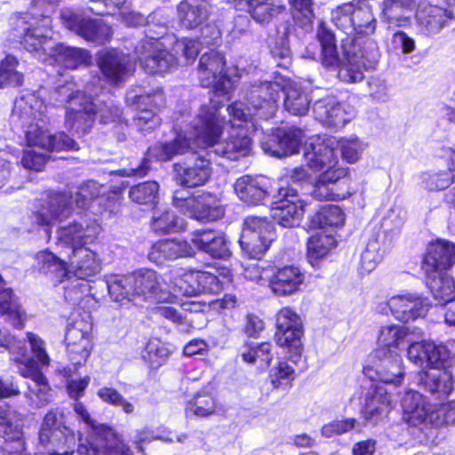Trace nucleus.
Listing matches in <instances>:
<instances>
[{
	"mask_svg": "<svg viewBox=\"0 0 455 455\" xmlns=\"http://www.w3.org/2000/svg\"><path fill=\"white\" fill-rule=\"evenodd\" d=\"M247 5L251 18L258 23H267L285 10L282 0H250Z\"/></svg>",
	"mask_w": 455,
	"mask_h": 455,
	"instance_id": "de8ad7c7",
	"label": "nucleus"
},
{
	"mask_svg": "<svg viewBox=\"0 0 455 455\" xmlns=\"http://www.w3.org/2000/svg\"><path fill=\"white\" fill-rule=\"evenodd\" d=\"M409 346L407 347V358L408 360L413 363L415 366L420 369L427 368V360L429 354V341L422 340V341H414L411 339V341L408 342Z\"/></svg>",
	"mask_w": 455,
	"mask_h": 455,
	"instance_id": "774afa93",
	"label": "nucleus"
},
{
	"mask_svg": "<svg viewBox=\"0 0 455 455\" xmlns=\"http://www.w3.org/2000/svg\"><path fill=\"white\" fill-rule=\"evenodd\" d=\"M344 214L336 205L323 207L311 218L313 228H325L327 227H340L344 224Z\"/></svg>",
	"mask_w": 455,
	"mask_h": 455,
	"instance_id": "bf43d9fd",
	"label": "nucleus"
},
{
	"mask_svg": "<svg viewBox=\"0 0 455 455\" xmlns=\"http://www.w3.org/2000/svg\"><path fill=\"white\" fill-rule=\"evenodd\" d=\"M380 244L376 239L370 240L361 255L360 272L368 274L373 271L381 260Z\"/></svg>",
	"mask_w": 455,
	"mask_h": 455,
	"instance_id": "338daca9",
	"label": "nucleus"
},
{
	"mask_svg": "<svg viewBox=\"0 0 455 455\" xmlns=\"http://www.w3.org/2000/svg\"><path fill=\"white\" fill-rule=\"evenodd\" d=\"M353 23H355L354 33L358 35H371L375 32L377 26L371 8L359 0L356 2Z\"/></svg>",
	"mask_w": 455,
	"mask_h": 455,
	"instance_id": "5fc2aeb1",
	"label": "nucleus"
},
{
	"mask_svg": "<svg viewBox=\"0 0 455 455\" xmlns=\"http://www.w3.org/2000/svg\"><path fill=\"white\" fill-rule=\"evenodd\" d=\"M68 265V275L65 280L74 279V284L65 286V298L76 302L88 291L89 281L100 271V262L97 254L85 246L75 248L69 256Z\"/></svg>",
	"mask_w": 455,
	"mask_h": 455,
	"instance_id": "9b49d317",
	"label": "nucleus"
},
{
	"mask_svg": "<svg viewBox=\"0 0 455 455\" xmlns=\"http://www.w3.org/2000/svg\"><path fill=\"white\" fill-rule=\"evenodd\" d=\"M0 311L12 318V324L16 328H22L25 313L20 308L11 289L0 288Z\"/></svg>",
	"mask_w": 455,
	"mask_h": 455,
	"instance_id": "13d9d810",
	"label": "nucleus"
},
{
	"mask_svg": "<svg viewBox=\"0 0 455 455\" xmlns=\"http://www.w3.org/2000/svg\"><path fill=\"white\" fill-rule=\"evenodd\" d=\"M50 100L53 105L66 104L65 125L78 136L89 132L97 113L103 124L114 121L121 114L120 108L112 104L106 106V109L97 107L92 96L76 90L72 83H67L52 91Z\"/></svg>",
	"mask_w": 455,
	"mask_h": 455,
	"instance_id": "20e7f679",
	"label": "nucleus"
},
{
	"mask_svg": "<svg viewBox=\"0 0 455 455\" xmlns=\"http://www.w3.org/2000/svg\"><path fill=\"white\" fill-rule=\"evenodd\" d=\"M49 455H73L76 449L78 451L77 438L73 430L63 426L55 435L50 438L49 443H39Z\"/></svg>",
	"mask_w": 455,
	"mask_h": 455,
	"instance_id": "c03bdc74",
	"label": "nucleus"
},
{
	"mask_svg": "<svg viewBox=\"0 0 455 455\" xmlns=\"http://www.w3.org/2000/svg\"><path fill=\"white\" fill-rule=\"evenodd\" d=\"M357 0L344 3L331 12V22L347 35L354 33V15Z\"/></svg>",
	"mask_w": 455,
	"mask_h": 455,
	"instance_id": "6e6d98bb",
	"label": "nucleus"
},
{
	"mask_svg": "<svg viewBox=\"0 0 455 455\" xmlns=\"http://www.w3.org/2000/svg\"><path fill=\"white\" fill-rule=\"evenodd\" d=\"M191 243L212 258L224 259L229 255L227 241L221 232L210 229L198 230L193 234Z\"/></svg>",
	"mask_w": 455,
	"mask_h": 455,
	"instance_id": "e433bc0d",
	"label": "nucleus"
},
{
	"mask_svg": "<svg viewBox=\"0 0 455 455\" xmlns=\"http://www.w3.org/2000/svg\"><path fill=\"white\" fill-rule=\"evenodd\" d=\"M101 189L102 187L98 182L88 180L77 188L75 197L71 193H52L46 206L36 216L37 223L49 227L52 220L67 218L72 211L73 204L82 209L89 207L92 200L100 195Z\"/></svg>",
	"mask_w": 455,
	"mask_h": 455,
	"instance_id": "9d476101",
	"label": "nucleus"
},
{
	"mask_svg": "<svg viewBox=\"0 0 455 455\" xmlns=\"http://www.w3.org/2000/svg\"><path fill=\"white\" fill-rule=\"evenodd\" d=\"M418 384L437 398H443L453 390L454 381L449 369L423 370L419 373Z\"/></svg>",
	"mask_w": 455,
	"mask_h": 455,
	"instance_id": "c9c22d12",
	"label": "nucleus"
},
{
	"mask_svg": "<svg viewBox=\"0 0 455 455\" xmlns=\"http://www.w3.org/2000/svg\"><path fill=\"white\" fill-rule=\"evenodd\" d=\"M303 272L295 266L273 267V276L270 278L269 289L280 297L292 295L299 291L304 283Z\"/></svg>",
	"mask_w": 455,
	"mask_h": 455,
	"instance_id": "c85d7f7f",
	"label": "nucleus"
},
{
	"mask_svg": "<svg viewBox=\"0 0 455 455\" xmlns=\"http://www.w3.org/2000/svg\"><path fill=\"white\" fill-rule=\"evenodd\" d=\"M74 409L81 419L92 428V432L86 441L87 444L82 443L78 448V453L81 455H100V452L106 447L105 431L113 430L105 426L97 427L84 404L76 403Z\"/></svg>",
	"mask_w": 455,
	"mask_h": 455,
	"instance_id": "4c0bfd02",
	"label": "nucleus"
},
{
	"mask_svg": "<svg viewBox=\"0 0 455 455\" xmlns=\"http://www.w3.org/2000/svg\"><path fill=\"white\" fill-rule=\"evenodd\" d=\"M275 239L274 225L267 218L248 216L244 220L239 243L249 258H261Z\"/></svg>",
	"mask_w": 455,
	"mask_h": 455,
	"instance_id": "ddd939ff",
	"label": "nucleus"
},
{
	"mask_svg": "<svg viewBox=\"0 0 455 455\" xmlns=\"http://www.w3.org/2000/svg\"><path fill=\"white\" fill-rule=\"evenodd\" d=\"M36 267L44 274H52L60 282L63 283L68 275V265L65 261L59 259L52 252L44 251L36 255Z\"/></svg>",
	"mask_w": 455,
	"mask_h": 455,
	"instance_id": "3c124183",
	"label": "nucleus"
},
{
	"mask_svg": "<svg viewBox=\"0 0 455 455\" xmlns=\"http://www.w3.org/2000/svg\"><path fill=\"white\" fill-rule=\"evenodd\" d=\"M169 291L172 299L177 296H197L199 295V286L197 283V271L175 268L170 271L168 275Z\"/></svg>",
	"mask_w": 455,
	"mask_h": 455,
	"instance_id": "a19ab883",
	"label": "nucleus"
},
{
	"mask_svg": "<svg viewBox=\"0 0 455 455\" xmlns=\"http://www.w3.org/2000/svg\"><path fill=\"white\" fill-rule=\"evenodd\" d=\"M365 148L366 145L356 136L335 138V148H339L341 158L350 164L361 158Z\"/></svg>",
	"mask_w": 455,
	"mask_h": 455,
	"instance_id": "4d7b16f0",
	"label": "nucleus"
},
{
	"mask_svg": "<svg viewBox=\"0 0 455 455\" xmlns=\"http://www.w3.org/2000/svg\"><path fill=\"white\" fill-rule=\"evenodd\" d=\"M196 254L194 246L183 240H161L154 243L148 259L156 263L163 264L164 260H174L180 258L192 257Z\"/></svg>",
	"mask_w": 455,
	"mask_h": 455,
	"instance_id": "72a5a7b5",
	"label": "nucleus"
},
{
	"mask_svg": "<svg viewBox=\"0 0 455 455\" xmlns=\"http://www.w3.org/2000/svg\"><path fill=\"white\" fill-rule=\"evenodd\" d=\"M92 325L84 321H76L68 326L65 335L67 351L74 364L86 362L92 349Z\"/></svg>",
	"mask_w": 455,
	"mask_h": 455,
	"instance_id": "4be33fe9",
	"label": "nucleus"
},
{
	"mask_svg": "<svg viewBox=\"0 0 455 455\" xmlns=\"http://www.w3.org/2000/svg\"><path fill=\"white\" fill-rule=\"evenodd\" d=\"M95 234L94 228L84 227L79 222H72L68 225L60 227L57 231L58 240L70 247L72 251L75 248L84 246L89 239H92Z\"/></svg>",
	"mask_w": 455,
	"mask_h": 455,
	"instance_id": "49530a36",
	"label": "nucleus"
},
{
	"mask_svg": "<svg viewBox=\"0 0 455 455\" xmlns=\"http://www.w3.org/2000/svg\"><path fill=\"white\" fill-rule=\"evenodd\" d=\"M98 63L102 74L111 82L123 79L134 69L129 55L116 49L100 52Z\"/></svg>",
	"mask_w": 455,
	"mask_h": 455,
	"instance_id": "bb28decb",
	"label": "nucleus"
},
{
	"mask_svg": "<svg viewBox=\"0 0 455 455\" xmlns=\"http://www.w3.org/2000/svg\"><path fill=\"white\" fill-rule=\"evenodd\" d=\"M455 263V243L438 240L429 245L423 262L425 271H448Z\"/></svg>",
	"mask_w": 455,
	"mask_h": 455,
	"instance_id": "f704fd0d",
	"label": "nucleus"
},
{
	"mask_svg": "<svg viewBox=\"0 0 455 455\" xmlns=\"http://www.w3.org/2000/svg\"><path fill=\"white\" fill-rule=\"evenodd\" d=\"M268 378L274 389H289L295 379V371L286 362L280 361L269 371Z\"/></svg>",
	"mask_w": 455,
	"mask_h": 455,
	"instance_id": "e2e57ef3",
	"label": "nucleus"
},
{
	"mask_svg": "<svg viewBox=\"0 0 455 455\" xmlns=\"http://www.w3.org/2000/svg\"><path fill=\"white\" fill-rule=\"evenodd\" d=\"M414 5L413 0H383L380 4L382 21L388 29L407 27L410 18L406 12L411 11Z\"/></svg>",
	"mask_w": 455,
	"mask_h": 455,
	"instance_id": "ea45409f",
	"label": "nucleus"
},
{
	"mask_svg": "<svg viewBox=\"0 0 455 455\" xmlns=\"http://www.w3.org/2000/svg\"><path fill=\"white\" fill-rule=\"evenodd\" d=\"M455 179V152H452L448 171L426 174L424 183L428 190H442L450 188Z\"/></svg>",
	"mask_w": 455,
	"mask_h": 455,
	"instance_id": "680f3d73",
	"label": "nucleus"
},
{
	"mask_svg": "<svg viewBox=\"0 0 455 455\" xmlns=\"http://www.w3.org/2000/svg\"><path fill=\"white\" fill-rule=\"evenodd\" d=\"M18 371L23 378L30 379L26 392L30 404L36 408L46 406L52 398V389L42 370L33 359L24 358L19 361Z\"/></svg>",
	"mask_w": 455,
	"mask_h": 455,
	"instance_id": "a211bd4d",
	"label": "nucleus"
},
{
	"mask_svg": "<svg viewBox=\"0 0 455 455\" xmlns=\"http://www.w3.org/2000/svg\"><path fill=\"white\" fill-rule=\"evenodd\" d=\"M387 305L395 318L403 323L424 317L430 307L428 299L416 292L392 296L387 299Z\"/></svg>",
	"mask_w": 455,
	"mask_h": 455,
	"instance_id": "aec40b11",
	"label": "nucleus"
},
{
	"mask_svg": "<svg viewBox=\"0 0 455 455\" xmlns=\"http://www.w3.org/2000/svg\"><path fill=\"white\" fill-rule=\"evenodd\" d=\"M284 94L283 107L293 116H305L310 107V99L301 87L294 83L287 82L282 84Z\"/></svg>",
	"mask_w": 455,
	"mask_h": 455,
	"instance_id": "a18cd8bd",
	"label": "nucleus"
},
{
	"mask_svg": "<svg viewBox=\"0 0 455 455\" xmlns=\"http://www.w3.org/2000/svg\"><path fill=\"white\" fill-rule=\"evenodd\" d=\"M159 186L156 181H147L131 188L130 198L139 204H156Z\"/></svg>",
	"mask_w": 455,
	"mask_h": 455,
	"instance_id": "0e129e2a",
	"label": "nucleus"
},
{
	"mask_svg": "<svg viewBox=\"0 0 455 455\" xmlns=\"http://www.w3.org/2000/svg\"><path fill=\"white\" fill-rule=\"evenodd\" d=\"M169 355L170 351L164 343L152 339L147 343L142 357L151 368L157 369L165 363Z\"/></svg>",
	"mask_w": 455,
	"mask_h": 455,
	"instance_id": "69168bd1",
	"label": "nucleus"
},
{
	"mask_svg": "<svg viewBox=\"0 0 455 455\" xmlns=\"http://www.w3.org/2000/svg\"><path fill=\"white\" fill-rule=\"evenodd\" d=\"M321 45L319 60L328 69H338L340 80L357 83L363 79L364 72L374 69L379 62V51L377 43L371 39L363 42L352 40L343 45V58H340L333 33L323 25L317 31Z\"/></svg>",
	"mask_w": 455,
	"mask_h": 455,
	"instance_id": "f257e3e1",
	"label": "nucleus"
},
{
	"mask_svg": "<svg viewBox=\"0 0 455 455\" xmlns=\"http://www.w3.org/2000/svg\"><path fill=\"white\" fill-rule=\"evenodd\" d=\"M234 189L241 201L251 205L263 204L269 196L268 181L260 176L243 175L235 180Z\"/></svg>",
	"mask_w": 455,
	"mask_h": 455,
	"instance_id": "2f4dec72",
	"label": "nucleus"
},
{
	"mask_svg": "<svg viewBox=\"0 0 455 455\" xmlns=\"http://www.w3.org/2000/svg\"><path fill=\"white\" fill-rule=\"evenodd\" d=\"M303 336V328H297L287 331H276L275 339L276 344L283 347L289 353V358L294 363H298L300 359L303 346L301 338Z\"/></svg>",
	"mask_w": 455,
	"mask_h": 455,
	"instance_id": "8fccbe9b",
	"label": "nucleus"
},
{
	"mask_svg": "<svg viewBox=\"0 0 455 455\" xmlns=\"http://www.w3.org/2000/svg\"><path fill=\"white\" fill-rule=\"evenodd\" d=\"M281 199L274 203L272 218L283 228L299 227L305 213L306 202L293 188H282Z\"/></svg>",
	"mask_w": 455,
	"mask_h": 455,
	"instance_id": "6ab92c4d",
	"label": "nucleus"
},
{
	"mask_svg": "<svg viewBox=\"0 0 455 455\" xmlns=\"http://www.w3.org/2000/svg\"><path fill=\"white\" fill-rule=\"evenodd\" d=\"M303 139L301 129H278L261 142V148L270 156L283 157L298 153Z\"/></svg>",
	"mask_w": 455,
	"mask_h": 455,
	"instance_id": "5701e85b",
	"label": "nucleus"
},
{
	"mask_svg": "<svg viewBox=\"0 0 455 455\" xmlns=\"http://www.w3.org/2000/svg\"><path fill=\"white\" fill-rule=\"evenodd\" d=\"M51 23L50 17L38 19L28 14L18 16L13 21L16 36L22 39L21 44L25 49L39 56L41 54L49 56V52L55 44L52 40Z\"/></svg>",
	"mask_w": 455,
	"mask_h": 455,
	"instance_id": "f8f14e48",
	"label": "nucleus"
},
{
	"mask_svg": "<svg viewBox=\"0 0 455 455\" xmlns=\"http://www.w3.org/2000/svg\"><path fill=\"white\" fill-rule=\"evenodd\" d=\"M283 87L280 82L259 81L251 84L245 95L246 104L235 102L227 110L239 122H249L254 116L268 119L275 114Z\"/></svg>",
	"mask_w": 455,
	"mask_h": 455,
	"instance_id": "1a4fd4ad",
	"label": "nucleus"
},
{
	"mask_svg": "<svg viewBox=\"0 0 455 455\" xmlns=\"http://www.w3.org/2000/svg\"><path fill=\"white\" fill-rule=\"evenodd\" d=\"M210 14L206 0H182L177 6L179 24L186 29L202 28L208 21Z\"/></svg>",
	"mask_w": 455,
	"mask_h": 455,
	"instance_id": "473e14b6",
	"label": "nucleus"
},
{
	"mask_svg": "<svg viewBox=\"0 0 455 455\" xmlns=\"http://www.w3.org/2000/svg\"><path fill=\"white\" fill-rule=\"evenodd\" d=\"M453 19L448 0H423L416 11L418 27L426 35L439 33Z\"/></svg>",
	"mask_w": 455,
	"mask_h": 455,
	"instance_id": "f3484780",
	"label": "nucleus"
},
{
	"mask_svg": "<svg viewBox=\"0 0 455 455\" xmlns=\"http://www.w3.org/2000/svg\"><path fill=\"white\" fill-rule=\"evenodd\" d=\"M27 338L31 353L33 355L32 357L27 356L26 349L20 346V342L17 341L14 337H11V343L12 347H6V349L15 351L20 355V357H16L14 359L17 363V367L19 366V361L24 358L33 359L34 363L40 369L44 366H48L51 360L49 355L46 352L44 341L38 335L32 332H28Z\"/></svg>",
	"mask_w": 455,
	"mask_h": 455,
	"instance_id": "79ce46f5",
	"label": "nucleus"
},
{
	"mask_svg": "<svg viewBox=\"0 0 455 455\" xmlns=\"http://www.w3.org/2000/svg\"><path fill=\"white\" fill-rule=\"evenodd\" d=\"M0 437L14 443L16 447L7 449L8 455H27L23 435V418L16 410L0 409Z\"/></svg>",
	"mask_w": 455,
	"mask_h": 455,
	"instance_id": "b1692460",
	"label": "nucleus"
},
{
	"mask_svg": "<svg viewBox=\"0 0 455 455\" xmlns=\"http://www.w3.org/2000/svg\"><path fill=\"white\" fill-rule=\"evenodd\" d=\"M231 130L228 138L218 142L222 132L223 120L218 114L214 106H202L193 120L195 138L198 140V147L212 148L207 155L221 156L231 161L246 156L251 148V140L247 135V130L236 118L230 116Z\"/></svg>",
	"mask_w": 455,
	"mask_h": 455,
	"instance_id": "f03ea898",
	"label": "nucleus"
},
{
	"mask_svg": "<svg viewBox=\"0 0 455 455\" xmlns=\"http://www.w3.org/2000/svg\"><path fill=\"white\" fill-rule=\"evenodd\" d=\"M226 61L222 53L215 51L204 53L198 65V76L202 86L219 88L222 84L225 89L230 84L225 76Z\"/></svg>",
	"mask_w": 455,
	"mask_h": 455,
	"instance_id": "393cba45",
	"label": "nucleus"
},
{
	"mask_svg": "<svg viewBox=\"0 0 455 455\" xmlns=\"http://www.w3.org/2000/svg\"><path fill=\"white\" fill-rule=\"evenodd\" d=\"M337 241L333 235L319 232L313 235L307 242V259L312 266L324 258L335 246Z\"/></svg>",
	"mask_w": 455,
	"mask_h": 455,
	"instance_id": "09e8293b",
	"label": "nucleus"
},
{
	"mask_svg": "<svg viewBox=\"0 0 455 455\" xmlns=\"http://www.w3.org/2000/svg\"><path fill=\"white\" fill-rule=\"evenodd\" d=\"M403 419L411 426L432 422V406L420 393L413 390L405 392L401 401Z\"/></svg>",
	"mask_w": 455,
	"mask_h": 455,
	"instance_id": "cd10ccee",
	"label": "nucleus"
},
{
	"mask_svg": "<svg viewBox=\"0 0 455 455\" xmlns=\"http://www.w3.org/2000/svg\"><path fill=\"white\" fill-rule=\"evenodd\" d=\"M316 120L328 127H343L355 116L354 108L346 102H340L334 96L316 100L313 105Z\"/></svg>",
	"mask_w": 455,
	"mask_h": 455,
	"instance_id": "412c9836",
	"label": "nucleus"
},
{
	"mask_svg": "<svg viewBox=\"0 0 455 455\" xmlns=\"http://www.w3.org/2000/svg\"><path fill=\"white\" fill-rule=\"evenodd\" d=\"M390 410V395L382 385H371L364 397L362 411L363 419L371 424H377L387 417Z\"/></svg>",
	"mask_w": 455,
	"mask_h": 455,
	"instance_id": "7c9ffc66",
	"label": "nucleus"
},
{
	"mask_svg": "<svg viewBox=\"0 0 455 455\" xmlns=\"http://www.w3.org/2000/svg\"><path fill=\"white\" fill-rule=\"evenodd\" d=\"M195 130L193 128V122L190 125V130L185 131L184 135L178 134L176 138L170 142H157L148 148L147 158L137 167L124 169L122 172L126 176H144L148 170V160L156 161H168L173 156L184 155L189 152L193 148L191 140L198 146V140L195 138Z\"/></svg>",
	"mask_w": 455,
	"mask_h": 455,
	"instance_id": "4468645a",
	"label": "nucleus"
},
{
	"mask_svg": "<svg viewBox=\"0 0 455 455\" xmlns=\"http://www.w3.org/2000/svg\"><path fill=\"white\" fill-rule=\"evenodd\" d=\"M60 20L66 28L95 44H103L112 38V28L101 19H92L67 8L61 10Z\"/></svg>",
	"mask_w": 455,
	"mask_h": 455,
	"instance_id": "2eb2a0df",
	"label": "nucleus"
},
{
	"mask_svg": "<svg viewBox=\"0 0 455 455\" xmlns=\"http://www.w3.org/2000/svg\"><path fill=\"white\" fill-rule=\"evenodd\" d=\"M151 228L159 234L178 232L184 228V220L171 211L156 209L152 216Z\"/></svg>",
	"mask_w": 455,
	"mask_h": 455,
	"instance_id": "864d4df0",
	"label": "nucleus"
},
{
	"mask_svg": "<svg viewBox=\"0 0 455 455\" xmlns=\"http://www.w3.org/2000/svg\"><path fill=\"white\" fill-rule=\"evenodd\" d=\"M210 159L199 156L193 164L177 163L173 165L177 183L187 188L204 185L212 173Z\"/></svg>",
	"mask_w": 455,
	"mask_h": 455,
	"instance_id": "c756f323",
	"label": "nucleus"
},
{
	"mask_svg": "<svg viewBox=\"0 0 455 455\" xmlns=\"http://www.w3.org/2000/svg\"><path fill=\"white\" fill-rule=\"evenodd\" d=\"M49 57L69 69H75L83 64H86L92 59L88 51L68 46L63 44H55L52 50L49 52Z\"/></svg>",
	"mask_w": 455,
	"mask_h": 455,
	"instance_id": "37998d69",
	"label": "nucleus"
},
{
	"mask_svg": "<svg viewBox=\"0 0 455 455\" xmlns=\"http://www.w3.org/2000/svg\"><path fill=\"white\" fill-rule=\"evenodd\" d=\"M427 285L440 305L451 304L455 299V281L448 271H425Z\"/></svg>",
	"mask_w": 455,
	"mask_h": 455,
	"instance_id": "58836bf2",
	"label": "nucleus"
},
{
	"mask_svg": "<svg viewBox=\"0 0 455 455\" xmlns=\"http://www.w3.org/2000/svg\"><path fill=\"white\" fill-rule=\"evenodd\" d=\"M137 103V111L134 115V122L138 129L141 132H149L160 124V118L155 109L148 108V105H153L158 108L164 104V97L161 90H156L152 93L135 96Z\"/></svg>",
	"mask_w": 455,
	"mask_h": 455,
	"instance_id": "a878e982",
	"label": "nucleus"
},
{
	"mask_svg": "<svg viewBox=\"0 0 455 455\" xmlns=\"http://www.w3.org/2000/svg\"><path fill=\"white\" fill-rule=\"evenodd\" d=\"M217 400L212 395L204 393L197 394L193 401L188 402L185 412L188 417H209L216 413Z\"/></svg>",
	"mask_w": 455,
	"mask_h": 455,
	"instance_id": "052dcab7",
	"label": "nucleus"
},
{
	"mask_svg": "<svg viewBox=\"0 0 455 455\" xmlns=\"http://www.w3.org/2000/svg\"><path fill=\"white\" fill-rule=\"evenodd\" d=\"M161 279L155 270L140 269L128 275L108 276L106 283L109 295L118 302L172 301V294L162 289Z\"/></svg>",
	"mask_w": 455,
	"mask_h": 455,
	"instance_id": "6e6552de",
	"label": "nucleus"
},
{
	"mask_svg": "<svg viewBox=\"0 0 455 455\" xmlns=\"http://www.w3.org/2000/svg\"><path fill=\"white\" fill-rule=\"evenodd\" d=\"M304 158L308 168L323 171L315 181L312 196L319 201L335 200L338 195L331 186L348 173V168L339 164L335 154V138L314 137L306 146Z\"/></svg>",
	"mask_w": 455,
	"mask_h": 455,
	"instance_id": "39448f33",
	"label": "nucleus"
},
{
	"mask_svg": "<svg viewBox=\"0 0 455 455\" xmlns=\"http://www.w3.org/2000/svg\"><path fill=\"white\" fill-rule=\"evenodd\" d=\"M46 106L34 94L17 99L11 114V122L25 130L29 146L47 150H77V143L64 132L50 134L44 130L47 123Z\"/></svg>",
	"mask_w": 455,
	"mask_h": 455,
	"instance_id": "7ed1b4c3",
	"label": "nucleus"
},
{
	"mask_svg": "<svg viewBox=\"0 0 455 455\" xmlns=\"http://www.w3.org/2000/svg\"><path fill=\"white\" fill-rule=\"evenodd\" d=\"M410 335V329L405 326L390 324L380 328L372 356L376 360V378L382 383L401 384L404 375L401 352L411 341Z\"/></svg>",
	"mask_w": 455,
	"mask_h": 455,
	"instance_id": "423d86ee",
	"label": "nucleus"
},
{
	"mask_svg": "<svg viewBox=\"0 0 455 455\" xmlns=\"http://www.w3.org/2000/svg\"><path fill=\"white\" fill-rule=\"evenodd\" d=\"M19 64L13 55H7L0 61V89L23 85L24 75L18 71Z\"/></svg>",
	"mask_w": 455,
	"mask_h": 455,
	"instance_id": "603ef678",
	"label": "nucleus"
},
{
	"mask_svg": "<svg viewBox=\"0 0 455 455\" xmlns=\"http://www.w3.org/2000/svg\"><path fill=\"white\" fill-rule=\"evenodd\" d=\"M183 191H176L173 204L177 208L190 218L199 221H214L224 215V209L210 194H200L197 196H185Z\"/></svg>",
	"mask_w": 455,
	"mask_h": 455,
	"instance_id": "dca6fc26",
	"label": "nucleus"
},
{
	"mask_svg": "<svg viewBox=\"0 0 455 455\" xmlns=\"http://www.w3.org/2000/svg\"><path fill=\"white\" fill-rule=\"evenodd\" d=\"M170 23L163 10H156L147 17L145 38L135 47V53L143 69L148 74H161L176 68L175 55L164 48L159 41L167 32Z\"/></svg>",
	"mask_w": 455,
	"mask_h": 455,
	"instance_id": "0eeeda50",
	"label": "nucleus"
}]
</instances>
